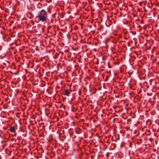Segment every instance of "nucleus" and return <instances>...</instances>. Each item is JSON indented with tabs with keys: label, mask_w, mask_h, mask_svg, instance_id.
Returning a JSON list of instances; mask_svg holds the SVG:
<instances>
[{
	"label": "nucleus",
	"mask_w": 159,
	"mask_h": 159,
	"mask_svg": "<svg viewBox=\"0 0 159 159\" xmlns=\"http://www.w3.org/2000/svg\"><path fill=\"white\" fill-rule=\"evenodd\" d=\"M86 154L85 153H82L80 154V159H87V158L86 157Z\"/></svg>",
	"instance_id": "5"
},
{
	"label": "nucleus",
	"mask_w": 159,
	"mask_h": 159,
	"mask_svg": "<svg viewBox=\"0 0 159 159\" xmlns=\"http://www.w3.org/2000/svg\"><path fill=\"white\" fill-rule=\"evenodd\" d=\"M71 90L70 89H67L65 90V95L69 96V95L70 94Z\"/></svg>",
	"instance_id": "4"
},
{
	"label": "nucleus",
	"mask_w": 159,
	"mask_h": 159,
	"mask_svg": "<svg viewBox=\"0 0 159 159\" xmlns=\"http://www.w3.org/2000/svg\"><path fill=\"white\" fill-rule=\"evenodd\" d=\"M36 17L39 22H45L48 19V14L46 11L43 9L38 12Z\"/></svg>",
	"instance_id": "1"
},
{
	"label": "nucleus",
	"mask_w": 159,
	"mask_h": 159,
	"mask_svg": "<svg viewBox=\"0 0 159 159\" xmlns=\"http://www.w3.org/2000/svg\"><path fill=\"white\" fill-rule=\"evenodd\" d=\"M80 102H83V100H81V99H80Z\"/></svg>",
	"instance_id": "9"
},
{
	"label": "nucleus",
	"mask_w": 159,
	"mask_h": 159,
	"mask_svg": "<svg viewBox=\"0 0 159 159\" xmlns=\"http://www.w3.org/2000/svg\"><path fill=\"white\" fill-rule=\"evenodd\" d=\"M10 130L12 132H14L15 131V128L14 127H12L10 128Z\"/></svg>",
	"instance_id": "7"
},
{
	"label": "nucleus",
	"mask_w": 159,
	"mask_h": 159,
	"mask_svg": "<svg viewBox=\"0 0 159 159\" xmlns=\"http://www.w3.org/2000/svg\"><path fill=\"white\" fill-rule=\"evenodd\" d=\"M82 127L83 128V129H84L83 126H82Z\"/></svg>",
	"instance_id": "13"
},
{
	"label": "nucleus",
	"mask_w": 159,
	"mask_h": 159,
	"mask_svg": "<svg viewBox=\"0 0 159 159\" xmlns=\"http://www.w3.org/2000/svg\"><path fill=\"white\" fill-rule=\"evenodd\" d=\"M79 92H80V89L79 90Z\"/></svg>",
	"instance_id": "12"
},
{
	"label": "nucleus",
	"mask_w": 159,
	"mask_h": 159,
	"mask_svg": "<svg viewBox=\"0 0 159 159\" xmlns=\"http://www.w3.org/2000/svg\"><path fill=\"white\" fill-rule=\"evenodd\" d=\"M82 24H81L80 23V28H81L82 29H83V27H82Z\"/></svg>",
	"instance_id": "8"
},
{
	"label": "nucleus",
	"mask_w": 159,
	"mask_h": 159,
	"mask_svg": "<svg viewBox=\"0 0 159 159\" xmlns=\"http://www.w3.org/2000/svg\"><path fill=\"white\" fill-rule=\"evenodd\" d=\"M87 117L85 116L84 113H80V121L85 122V120H86Z\"/></svg>",
	"instance_id": "3"
},
{
	"label": "nucleus",
	"mask_w": 159,
	"mask_h": 159,
	"mask_svg": "<svg viewBox=\"0 0 159 159\" xmlns=\"http://www.w3.org/2000/svg\"><path fill=\"white\" fill-rule=\"evenodd\" d=\"M80 59H81V57L80 56Z\"/></svg>",
	"instance_id": "14"
},
{
	"label": "nucleus",
	"mask_w": 159,
	"mask_h": 159,
	"mask_svg": "<svg viewBox=\"0 0 159 159\" xmlns=\"http://www.w3.org/2000/svg\"><path fill=\"white\" fill-rule=\"evenodd\" d=\"M80 151H81V149L80 148Z\"/></svg>",
	"instance_id": "11"
},
{
	"label": "nucleus",
	"mask_w": 159,
	"mask_h": 159,
	"mask_svg": "<svg viewBox=\"0 0 159 159\" xmlns=\"http://www.w3.org/2000/svg\"><path fill=\"white\" fill-rule=\"evenodd\" d=\"M82 2V5H80V11H82L83 12H84V10L86 11L87 8L86 7L87 3L85 2V0H82V1H80V3Z\"/></svg>",
	"instance_id": "2"
},
{
	"label": "nucleus",
	"mask_w": 159,
	"mask_h": 159,
	"mask_svg": "<svg viewBox=\"0 0 159 159\" xmlns=\"http://www.w3.org/2000/svg\"><path fill=\"white\" fill-rule=\"evenodd\" d=\"M81 91H80V95L81 94Z\"/></svg>",
	"instance_id": "10"
},
{
	"label": "nucleus",
	"mask_w": 159,
	"mask_h": 159,
	"mask_svg": "<svg viewBox=\"0 0 159 159\" xmlns=\"http://www.w3.org/2000/svg\"><path fill=\"white\" fill-rule=\"evenodd\" d=\"M82 52L83 53L84 51H86V47L85 46H82Z\"/></svg>",
	"instance_id": "6"
}]
</instances>
